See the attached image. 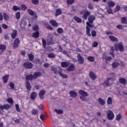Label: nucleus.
<instances>
[{"instance_id": "1", "label": "nucleus", "mask_w": 127, "mask_h": 127, "mask_svg": "<svg viewBox=\"0 0 127 127\" xmlns=\"http://www.w3.org/2000/svg\"><path fill=\"white\" fill-rule=\"evenodd\" d=\"M115 47L116 51H118V50H119L121 52H124V51H125V48L122 43L116 44Z\"/></svg>"}, {"instance_id": "2", "label": "nucleus", "mask_w": 127, "mask_h": 127, "mask_svg": "<svg viewBox=\"0 0 127 127\" xmlns=\"http://www.w3.org/2000/svg\"><path fill=\"white\" fill-rule=\"evenodd\" d=\"M11 108V106L8 104H5L3 105H0V114L2 115L3 114V110H9Z\"/></svg>"}, {"instance_id": "3", "label": "nucleus", "mask_w": 127, "mask_h": 127, "mask_svg": "<svg viewBox=\"0 0 127 127\" xmlns=\"http://www.w3.org/2000/svg\"><path fill=\"white\" fill-rule=\"evenodd\" d=\"M79 93L81 95L80 96V98L82 101H86V97H88V96H89L88 95V93L83 90H79Z\"/></svg>"}, {"instance_id": "4", "label": "nucleus", "mask_w": 127, "mask_h": 127, "mask_svg": "<svg viewBox=\"0 0 127 127\" xmlns=\"http://www.w3.org/2000/svg\"><path fill=\"white\" fill-rule=\"evenodd\" d=\"M112 65L113 69H116V68L118 67L119 65H121V66H125V64L121 61H115L112 63Z\"/></svg>"}, {"instance_id": "5", "label": "nucleus", "mask_w": 127, "mask_h": 127, "mask_svg": "<svg viewBox=\"0 0 127 127\" xmlns=\"http://www.w3.org/2000/svg\"><path fill=\"white\" fill-rule=\"evenodd\" d=\"M107 117L108 120H109L110 121H113V120L115 119V114H114V113L112 112V111L109 110L107 113Z\"/></svg>"}, {"instance_id": "6", "label": "nucleus", "mask_w": 127, "mask_h": 127, "mask_svg": "<svg viewBox=\"0 0 127 127\" xmlns=\"http://www.w3.org/2000/svg\"><path fill=\"white\" fill-rule=\"evenodd\" d=\"M80 14H83L82 18L86 20L88 16L90 15V12L87 10L81 11L80 12Z\"/></svg>"}, {"instance_id": "7", "label": "nucleus", "mask_w": 127, "mask_h": 127, "mask_svg": "<svg viewBox=\"0 0 127 127\" xmlns=\"http://www.w3.org/2000/svg\"><path fill=\"white\" fill-rule=\"evenodd\" d=\"M86 34L88 36H91V33H90V27H93V25L90 24L89 22H86Z\"/></svg>"}, {"instance_id": "8", "label": "nucleus", "mask_w": 127, "mask_h": 127, "mask_svg": "<svg viewBox=\"0 0 127 127\" xmlns=\"http://www.w3.org/2000/svg\"><path fill=\"white\" fill-rule=\"evenodd\" d=\"M114 80L113 78H109L103 83V86H112Z\"/></svg>"}, {"instance_id": "9", "label": "nucleus", "mask_w": 127, "mask_h": 127, "mask_svg": "<svg viewBox=\"0 0 127 127\" xmlns=\"http://www.w3.org/2000/svg\"><path fill=\"white\" fill-rule=\"evenodd\" d=\"M23 67L26 68V69H31L33 68V64L31 63H25L23 64Z\"/></svg>"}, {"instance_id": "10", "label": "nucleus", "mask_w": 127, "mask_h": 127, "mask_svg": "<svg viewBox=\"0 0 127 127\" xmlns=\"http://www.w3.org/2000/svg\"><path fill=\"white\" fill-rule=\"evenodd\" d=\"M89 77L93 80V81H95V80L97 79V75L93 71L89 72Z\"/></svg>"}, {"instance_id": "11", "label": "nucleus", "mask_w": 127, "mask_h": 127, "mask_svg": "<svg viewBox=\"0 0 127 127\" xmlns=\"http://www.w3.org/2000/svg\"><path fill=\"white\" fill-rule=\"evenodd\" d=\"M77 60L80 63V64H84V58L82 56H81V55L78 54L77 55Z\"/></svg>"}, {"instance_id": "12", "label": "nucleus", "mask_w": 127, "mask_h": 127, "mask_svg": "<svg viewBox=\"0 0 127 127\" xmlns=\"http://www.w3.org/2000/svg\"><path fill=\"white\" fill-rule=\"evenodd\" d=\"M27 12H28V13L30 15H34V18L35 19H37V16L36 13H35V12H33V11H32L30 9H28L27 10Z\"/></svg>"}, {"instance_id": "13", "label": "nucleus", "mask_w": 127, "mask_h": 127, "mask_svg": "<svg viewBox=\"0 0 127 127\" xmlns=\"http://www.w3.org/2000/svg\"><path fill=\"white\" fill-rule=\"evenodd\" d=\"M103 60H105V61L108 62L111 61L112 60V58L110 57L107 56V54L105 53L103 55Z\"/></svg>"}, {"instance_id": "14", "label": "nucleus", "mask_w": 127, "mask_h": 127, "mask_svg": "<svg viewBox=\"0 0 127 127\" xmlns=\"http://www.w3.org/2000/svg\"><path fill=\"white\" fill-rule=\"evenodd\" d=\"M19 43H20V41H19V39L18 38H16L14 42V48H17V47H18V45H19Z\"/></svg>"}, {"instance_id": "15", "label": "nucleus", "mask_w": 127, "mask_h": 127, "mask_svg": "<svg viewBox=\"0 0 127 127\" xmlns=\"http://www.w3.org/2000/svg\"><path fill=\"white\" fill-rule=\"evenodd\" d=\"M45 93H46L45 90H41L40 91L39 96L41 100H43V98H44V95H45Z\"/></svg>"}, {"instance_id": "16", "label": "nucleus", "mask_w": 127, "mask_h": 127, "mask_svg": "<svg viewBox=\"0 0 127 127\" xmlns=\"http://www.w3.org/2000/svg\"><path fill=\"white\" fill-rule=\"evenodd\" d=\"M75 70V66L73 65V64H68V67L67 68V71H74Z\"/></svg>"}, {"instance_id": "17", "label": "nucleus", "mask_w": 127, "mask_h": 127, "mask_svg": "<svg viewBox=\"0 0 127 127\" xmlns=\"http://www.w3.org/2000/svg\"><path fill=\"white\" fill-rule=\"evenodd\" d=\"M25 85H26V88L27 90V93H29L31 89V86L30 85V83L28 82H26L25 83Z\"/></svg>"}, {"instance_id": "18", "label": "nucleus", "mask_w": 127, "mask_h": 127, "mask_svg": "<svg viewBox=\"0 0 127 127\" xmlns=\"http://www.w3.org/2000/svg\"><path fill=\"white\" fill-rule=\"evenodd\" d=\"M116 3H115V2H114L113 1L110 0L109 1H108V7H114V6H115Z\"/></svg>"}, {"instance_id": "19", "label": "nucleus", "mask_w": 127, "mask_h": 127, "mask_svg": "<svg viewBox=\"0 0 127 127\" xmlns=\"http://www.w3.org/2000/svg\"><path fill=\"white\" fill-rule=\"evenodd\" d=\"M110 39H111V40H112V41H115V42H118V41H119V39H118V38L115 37V36H112V35H110L109 36Z\"/></svg>"}, {"instance_id": "20", "label": "nucleus", "mask_w": 127, "mask_h": 127, "mask_svg": "<svg viewBox=\"0 0 127 127\" xmlns=\"http://www.w3.org/2000/svg\"><path fill=\"white\" fill-rule=\"evenodd\" d=\"M50 23L53 26H55V27L58 26V23H57V22H56V21H55V20H50Z\"/></svg>"}, {"instance_id": "21", "label": "nucleus", "mask_w": 127, "mask_h": 127, "mask_svg": "<svg viewBox=\"0 0 127 127\" xmlns=\"http://www.w3.org/2000/svg\"><path fill=\"white\" fill-rule=\"evenodd\" d=\"M17 35V31H16V30H13L11 34V36L12 38L14 39V38H15V37H16Z\"/></svg>"}, {"instance_id": "22", "label": "nucleus", "mask_w": 127, "mask_h": 127, "mask_svg": "<svg viewBox=\"0 0 127 127\" xmlns=\"http://www.w3.org/2000/svg\"><path fill=\"white\" fill-rule=\"evenodd\" d=\"M9 77V75H6L3 77L2 79H3V83L4 84L7 83V81L8 80Z\"/></svg>"}, {"instance_id": "23", "label": "nucleus", "mask_w": 127, "mask_h": 127, "mask_svg": "<svg viewBox=\"0 0 127 127\" xmlns=\"http://www.w3.org/2000/svg\"><path fill=\"white\" fill-rule=\"evenodd\" d=\"M36 97H37V93L36 92H33L30 95L31 100H34L36 98Z\"/></svg>"}, {"instance_id": "24", "label": "nucleus", "mask_w": 127, "mask_h": 127, "mask_svg": "<svg viewBox=\"0 0 127 127\" xmlns=\"http://www.w3.org/2000/svg\"><path fill=\"white\" fill-rule=\"evenodd\" d=\"M26 80L30 81L31 80H33V79H35V78H34V75H28L26 76Z\"/></svg>"}, {"instance_id": "25", "label": "nucleus", "mask_w": 127, "mask_h": 127, "mask_svg": "<svg viewBox=\"0 0 127 127\" xmlns=\"http://www.w3.org/2000/svg\"><path fill=\"white\" fill-rule=\"evenodd\" d=\"M95 19L96 17H95V16L91 15L88 18V21L90 22V23H92Z\"/></svg>"}, {"instance_id": "26", "label": "nucleus", "mask_w": 127, "mask_h": 127, "mask_svg": "<svg viewBox=\"0 0 127 127\" xmlns=\"http://www.w3.org/2000/svg\"><path fill=\"white\" fill-rule=\"evenodd\" d=\"M98 102L100 105H105L106 104V101L102 98L98 99Z\"/></svg>"}, {"instance_id": "27", "label": "nucleus", "mask_w": 127, "mask_h": 127, "mask_svg": "<svg viewBox=\"0 0 127 127\" xmlns=\"http://www.w3.org/2000/svg\"><path fill=\"white\" fill-rule=\"evenodd\" d=\"M114 52H115V48H114V47H112L110 51V55H112L113 57H115V54H114Z\"/></svg>"}, {"instance_id": "28", "label": "nucleus", "mask_w": 127, "mask_h": 127, "mask_svg": "<svg viewBox=\"0 0 127 127\" xmlns=\"http://www.w3.org/2000/svg\"><path fill=\"white\" fill-rule=\"evenodd\" d=\"M69 94L71 96V97H72L73 98H75L77 97V93L74 91H71L69 92Z\"/></svg>"}, {"instance_id": "29", "label": "nucleus", "mask_w": 127, "mask_h": 127, "mask_svg": "<svg viewBox=\"0 0 127 127\" xmlns=\"http://www.w3.org/2000/svg\"><path fill=\"white\" fill-rule=\"evenodd\" d=\"M119 82L121 83V84H127V82L126 79L124 78H119Z\"/></svg>"}, {"instance_id": "30", "label": "nucleus", "mask_w": 127, "mask_h": 127, "mask_svg": "<svg viewBox=\"0 0 127 127\" xmlns=\"http://www.w3.org/2000/svg\"><path fill=\"white\" fill-rule=\"evenodd\" d=\"M69 64H68V63H66V62H63L61 63V65L64 68H66V67H68V66H69Z\"/></svg>"}, {"instance_id": "31", "label": "nucleus", "mask_w": 127, "mask_h": 127, "mask_svg": "<svg viewBox=\"0 0 127 127\" xmlns=\"http://www.w3.org/2000/svg\"><path fill=\"white\" fill-rule=\"evenodd\" d=\"M116 120L118 122H120V121L122 120V114L121 113H119L118 115L116 116Z\"/></svg>"}, {"instance_id": "32", "label": "nucleus", "mask_w": 127, "mask_h": 127, "mask_svg": "<svg viewBox=\"0 0 127 127\" xmlns=\"http://www.w3.org/2000/svg\"><path fill=\"white\" fill-rule=\"evenodd\" d=\"M3 16L4 20H5L6 21H7V20L9 19V16H8V15H7V14L5 13H3Z\"/></svg>"}, {"instance_id": "33", "label": "nucleus", "mask_w": 127, "mask_h": 127, "mask_svg": "<svg viewBox=\"0 0 127 127\" xmlns=\"http://www.w3.org/2000/svg\"><path fill=\"white\" fill-rule=\"evenodd\" d=\"M62 13V10L60 9H57L56 11V16H58Z\"/></svg>"}, {"instance_id": "34", "label": "nucleus", "mask_w": 127, "mask_h": 127, "mask_svg": "<svg viewBox=\"0 0 127 127\" xmlns=\"http://www.w3.org/2000/svg\"><path fill=\"white\" fill-rule=\"evenodd\" d=\"M87 60L90 62H94L95 61V57L93 56H89L87 57Z\"/></svg>"}, {"instance_id": "35", "label": "nucleus", "mask_w": 127, "mask_h": 127, "mask_svg": "<svg viewBox=\"0 0 127 127\" xmlns=\"http://www.w3.org/2000/svg\"><path fill=\"white\" fill-rule=\"evenodd\" d=\"M13 10H14V11H17V10H21V8L19 6L14 5L13 6Z\"/></svg>"}, {"instance_id": "36", "label": "nucleus", "mask_w": 127, "mask_h": 127, "mask_svg": "<svg viewBox=\"0 0 127 127\" xmlns=\"http://www.w3.org/2000/svg\"><path fill=\"white\" fill-rule=\"evenodd\" d=\"M74 20H75V21H76L77 22H78V23L82 22V19L80 18H79L77 16H74Z\"/></svg>"}, {"instance_id": "37", "label": "nucleus", "mask_w": 127, "mask_h": 127, "mask_svg": "<svg viewBox=\"0 0 127 127\" xmlns=\"http://www.w3.org/2000/svg\"><path fill=\"white\" fill-rule=\"evenodd\" d=\"M107 104L108 105H112L113 104V99L111 97H108L107 99Z\"/></svg>"}, {"instance_id": "38", "label": "nucleus", "mask_w": 127, "mask_h": 127, "mask_svg": "<svg viewBox=\"0 0 127 127\" xmlns=\"http://www.w3.org/2000/svg\"><path fill=\"white\" fill-rule=\"evenodd\" d=\"M7 102L11 105L13 104V100H12V98H8L7 99Z\"/></svg>"}, {"instance_id": "39", "label": "nucleus", "mask_w": 127, "mask_h": 127, "mask_svg": "<svg viewBox=\"0 0 127 127\" xmlns=\"http://www.w3.org/2000/svg\"><path fill=\"white\" fill-rule=\"evenodd\" d=\"M31 113L33 115L35 116L38 114V111L36 109H33Z\"/></svg>"}, {"instance_id": "40", "label": "nucleus", "mask_w": 127, "mask_h": 127, "mask_svg": "<svg viewBox=\"0 0 127 127\" xmlns=\"http://www.w3.org/2000/svg\"><path fill=\"white\" fill-rule=\"evenodd\" d=\"M59 75H60V76H61V77H62V78H68V76H67V75L66 74H64L63 73H62V72H58Z\"/></svg>"}, {"instance_id": "41", "label": "nucleus", "mask_w": 127, "mask_h": 127, "mask_svg": "<svg viewBox=\"0 0 127 127\" xmlns=\"http://www.w3.org/2000/svg\"><path fill=\"white\" fill-rule=\"evenodd\" d=\"M39 36V32L38 31L35 32L33 34V37H35V38H37Z\"/></svg>"}, {"instance_id": "42", "label": "nucleus", "mask_w": 127, "mask_h": 127, "mask_svg": "<svg viewBox=\"0 0 127 127\" xmlns=\"http://www.w3.org/2000/svg\"><path fill=\"white\" fill-rule=\"evenodd\" d=\"M39 76H41V73L40 72H36L34 74V78L36 79L37 77H39Z\"/></svg>"}, {"instance_id": "43", "label": "nucleus", "mask_w": 127, "mask_h": 127, "mask_svg": "<svg viewBox=\"0 0 127 127\" xmlns=\"http://www.w3.org/2000/svg\"><path fill=\"white\" fill-rule=\"evenodd\" d=\"M119 10H121V6L120 5H117L114 9L115 12H118Z\"/></svg>"}, {"instance_id": "44", "label": "nucleus", "mask_w": 127, "mask_h": 127, "mask_svg": "<svg viewBox=\"0 0 127 127\" xmlns=\"http://www.w3.org/2000/svg\"><path fill=\"white\" fill-rule=\"evenodd\" d=\"M28 57H29V60H30L31 61H32V60H33L34 58V56H33V55L31 54H30L28 55Z\"/></svg>"}, {"instance_id": "45", "label": "nucleus", "mask_w": 127, "mask_h": 127, "mask_svg": "<svg viewBox=\"0 0 127 127\" xmlns=\"http://www.w3.org/2000/svg\"><path fill=\"white\" fill-rule=\"evenodd\" d=\"M108 13H113V10L111 7L106 8Z\"/></svg>"}, {"instance_id": "46", "label": "nucleus", "mask_w": 127, "mask_h": 127, "mask_svg": "<svg viewBox=\"0 0 127 127\" xmlns=\"http://www.w3.org/2000/svg\"><path fill=\"white\" fill-rule=\"evenodd\" d=\"M15 15H16V18L17 19H19L20 18V12H17L16 13Z\"/></svg>"}, {"instance_id": "47", "label": "nucleus", "mask_w": 127, "mask_h": 127, "mask_svg": "<svg viewBox=\"0 0 127 127\" xmlns=\"http://www.w3.org/2000/svg\"><path fill=\"white\" fill-rule=\"evenodd\" d=\"M9 87H10V88H11V89H12V90H14V84H13V83L10 82L9 84Z\"/></svg>"}, {"instance_id": "48", "label": "nucleus", "mask_w": 127, "mask_h": 127, "mask_svg": "<svg viewBox=\"0 0 127 127\" xmlns=\"http://www.w3.org/2000/svg\"><path fill=\"white\" fill-rule=\"evenodd\" d=\"M26 8H27V7L25 4L21 5V9H22V10H25Z\"/></svg>"}, {"instance_id": "49", "label": "nucleus", "mask_w": 127, "mask_h": 127, "mask_svg": "<svg viewBox=\"0 0 127 127\" xmlns=\"http://www.w3.org/2000/svg\"><path fill=\"white\" fill-rule=\"evenodd\" d=\"M15 109L18 113H20V109H19V105L18 104L15 105Z\"/></svg>"}, {"instance_id": "50", "label": "nucleus", "mask_w": 127, "mask_h": 127, "mask_svg": "<svg viewBox=\"0 0 127 127\" xmlns=\"http://www.w3.org/2000/svg\"><path fill=\"white\" fill-rule=\"evenodd\" d=\"M46 27L49 29L50 30H53V28H52V27H51V26H50V25H48V24H46L45 25Z\"/></svg>"}, {"instance_id": "51", "label": "nucleus", "mask_w": 127, "mask_h": 127, "mask_svg": "<svg viewBox=\"0 0 127 127\" xmlns=\"http://www.w3.org/2000/svg\"><path fill=\"white\" fill-rule=\"evenodd\" d=\"M42 44L44 48H45L46 47V41L44 39H42Z\"/></svg>"}, {"instance_id": "52", "label": "nucleus", "mask_w": 127, "mask_h": 127, "mask_svg": "<svg viewBox=\"0 0 127 127\" xmlns=\"http://www.w3.org/2000/svg\"><path fill=\"white\" fill-rule=\"evenodd\" d=\"M6 47L3 45H0V50H5Z\"/></svg>"}, {"instance_id": "53", "label": "nucleus", "mask_w": 127, "mask_h": 127, "mask_svg": "<svg viewBox=\"0 0 127 127\" xmlns=\"http://www.w3.org/2000/svg\"><path fill=\"white\" fill-rule=\"evenodd\" d=\"M48 57L50 58H55V54L54 53H51L48 55Z\"/></svg>"}, {"instance_id": "54", "label": "nucleus", "mask_w": 127, "mask_h": 127, "mask_svg": "<svg viewBox=\"0 0 127 127\" xmlns=\"http://www.w3.org/2000/svg\"><path fill=\"white\" fill-rule=\"evenodd\" d=\"M55 111L57 114H62L63 113V111L62 110L55 109Z\"/></svg>"}, {"instance_id": "55", "label": "nucleus", "mask_w": 127, "mask_h": 127, "mask_svg": "<svg viewBox=\"0 0 127 127\" xmlns=\"http://www.w3.org/2000/svg\"><path fill=\"white\" fill-rule=\"evenodd\" d=\"M74 1V0H67V4H72Z\"/></svg>"}, {"instance_id": "56", "label": "nucleus", "mask_w": 127, "mask_h": 127, "mask_svg": "<svg viewBox=\"0 0 127 127\" xmlns=\"http://www.w3.org/2000/svg\"><path fill=\"white\" fill-rule=\"evenodd\" d=\"M98 45H99V43H98V42H94L92 44V47H97V46H98Z\"/></svg>"}, {"instance_id": "57", "label": "nucleus", "mask_w": 127, "mask_h": 127, "mask_svg": "<svg viewBox=\"0 0 127 127\" xmlns=\"http://www.w3.org/2000/svg\"><path fill=\"white\" fill-rule=\"evenodd\" d=\"M33 30L35 31H36V30H38L39 29V28L38 27V26L37 25H34L33 27Z\"/></svg>"}, {"instance_id": "58", "label": "nucleus", "mask_w": 127, "mask_h": 127, "mask_svg": "<svg viewBox=\"0 0 127 127\" xmlns=\"http://www.w3.org/2000/svg\"><path fill=\"white\" fill-rule=\"evenodd\" d=\"M57 31L58 33H63V29L59 28L58 29Z\"/></svg>"}, {"instance_id": "59", "label": "nucleus", "mask_w": 127, "mask_h": 127, "mask_svg": "<svg viewBox=\"0 0 127 127\" xmlns=\"http://www.w3.org/2000/svg\"><path fill=\"white\" fill-rule=\"evenodd\" d=\"M32 2L34 4H37V3H38V2H39V0H32Z\"/></svg>"}, {"instance_id": "60", "label": "nucleus", "mask_w": 127, "mask_h": 127, "mask_svg": "<svg viewBox=\"0 0 127 127\" xmlns=\"http://www.w3.org/2000/svg\"><path fill=\"white\" fill-rule=\"evenodd\" d=\"M48 45H50V44H54L53 41H52V39H51L50 40H49V39L48 40Z\"/></svg>"}, {"instance_id": "61", "label": "nucleus", "mask_w": 127, "mask_h": 127, "mask_svg": "<svg viewBox=\"0 0 127 127\" xmlns=\"http://www.w3.org/2000/svg\"><path fill=\"white\" fill-rule=\"evenodd\" d=\"M126 21H127V17H124L122 18V23H126Z\"/></svg>"}, {"instance_id": "62", "label": "nucleus", "mask_w": 127, "mask_h": 127, "mask_svg": "<svg viewBox=\"0 0 127 127\" xmlns=\"http://www.w3.org/2000/svg\"><path fill=\"white\" fill-rule=\"evenodd\" d=\"M92 36L95 37L97 35V32L95 31H92L91 32Z\"/></svg>"}, {"instance_id": "63", "label": "nucleus", "mask_w": 127, "mask_h": 127, "mask_svg": "<svg viewBox=\"0 0 127 127\" xmlns=\"http://www.w3.org/2000/svg\"><path fill=\"white\" fill-rule=\"evenodd\" d=\"M2 27L4 29H6L7 28V25H6L5 24H3L2 25Z\"/></svg>"}, {"instance_id": "64", "label": "nucleus", "mask_w": 127, "mask_h": 127, "mask_svg": "<svg viewBox=\"0 0 127 127\" xmlns=\"http://www.w3.org/2000/svg\"><path fill=\"white\" fill-rule=\"evenodd\" d=\"M117 28H118V29H123V26L122 25H118Z\"/></svg>"}]
</instances>
